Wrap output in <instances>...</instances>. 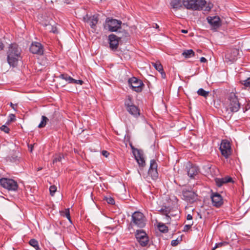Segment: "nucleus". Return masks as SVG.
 Instances as JSON below:
<instances>
[{
  "label": "nucleus",
  "mask_w": 250,
  "mask_h": 250,
  "mask_svg": "<svg viewBox=\"0 0 250 250\" xmlns=\"http://www.w3.org/2000/svg\"><path fill=\"white\" fill-rule=\"evenodd\" d=\"M44 27L45 28V30L49 32H52L53 33H57V29L56 26L52 25L50 23H46L43 24Z\"/></svg>",
  "instance_id": "obj_21"
},
{
  "label": "nucleus",
  "mask_w": 250,
  "mask_h": 250,
  "mask_svg": "<svg viewBox=\"0 0 250 250\" xmlns=\"http://www.w3.org/2000/svg\"><path fill=\"white\" fill-rule=\"evenodd\" d=\"M63 213H64V215H65L66 217V218L70 221H71V217H70V215L69 209V208L65 209L64 210V211H63Z\"/></svg>",
  "instance_id": "obj_35"
},
{
  "label": "nucleus",
  "mask_w": 250,
  "mask_h": 250,
  "mask_svg": "<svg viewBox=\"0 0 250 250\" xmlns=\"http://www.w3.org/2000/svg\"><path fill=\"white\" fill-rule=\"evenodd\" d=\"M42 121L40 124L38 125L39 128H42L45 126L47 121L48 120V118L44 116H42Z\"/></svg>",
  "instance_id": "obj_30"
},
{
  "label": "nucleus",
  "mask_w": 250,
  "mask_h": 250,
  "mask_svg": "<svg viewBox=\"0 0 250 250\" xmlns=\"http://www.w3.org/2000/svg\"><path fill=\"white\" fill-rule=\"evenodd\" d=\"M225 106L227 110L231 112H237L240 108V104L237 97L234 93H230L225 102Z\"/></svg>",
  "instance_id": "obj_2"
},
{
  "label": "nucleus",
  "mask_w": 250,
  "mask_h": 250,
  "mask_svg": "<svg viewBox=\"0 0 250 250\" xmlns=\"http://www.w3.org/2000/svg\"><path fill=\"white\" fill-rule=\"evenodd\" d=\"M30 51L33 54L42 55L43 54V48L41 43L38 42H33L30 47Z\"/></svg>",
  "instance_id": "obj_16"
},
{
  "label": "nucleus",
  "mask_w": 250,
  "mask_h": 250,
  "mask_svg": "<svg viewBox=\"0 0 250 250\" xmlns=\"http://www.w3.org/2000/svg\"><path fill=\"white\" fill-rule=\"evenodd\" d=\"M42 169V167H39L38 168V170L39 171V170H41Z\"/></svg>",
  "instance_id": "obj_55"
},
{
  "label": "nucleus",
  "mask_w": 250,
  "mask_h": 250,
  "mask_svg": "<svg viewBox=\"0 0 250 250\" xmlns=\"http://www.w3.org/2000/svg\"><path fill=\"white\" fill-rule=\"evenodd\" d=\"M152 65L159 72L163 71V67L159 62H152Z\"/></svg>",
  "instance_id": "obj_28"
},
{
  "label": "nucleus",
  "mask_w": 250,
  "mask_h": 250,
  "mask_svg": "<svg viewBox=\"0 0 250 250\" xmlns=\"http://www.w3.org/2000/svg\"><path fill=\"white\" fill-rule=\"evenodd\" d=\"M197 93L199 95L206 98L208 96L209 92L205 90L203 88H200L197 91Z\"/></svg>",
  "instance_id": "obj_27"
},
{
  "label": "nucleus",
  "mask_w": 250,
  "mask_h": 250,
  "mask_svg": "<svg viewBox=\"0 0 250 250\" xmlns=\"http://www.w3.org/2000/svg\"><path fill=\"white\" fill-rule=\"evenodd\" d=\"M59 78L62 80H64L69 83H72V82L74 81V79L66 73L61 74L59 76Z\"/></svg>",
  "instance_id": "obj_25"
},
{
  "label": "nucleus",
  "mask_w": 250,
  "mask_h": 250,
  "mask_svg": "<svg viewBox=\"0 0 250 250\" xmlns=\"http://www.w3.org/2000/svg\"><path fill=\"white\" fill-rule=\"evenodd\" d=\"M8 117H9V119H8V120L7 123L13 122L16 120V116L13 114H10L9 115Z\"/></svg>",
  "instance_id": "obj_36"
},
{
  "label": "nucleus",
  "mask_w": 250,
  "mask_h": 250,
  "mask_svg": "<svg viewBox=\"0 0 250 250\" xmlns=\"http://www.w3.org/2000/svg\"><path fill=\"white\" fill-rule=\"evenodd\" d=\"M221 154L225 158H228L231 154L230 144L227 140H223L221 142L220 148Z\"/></svg>",
  "instance_id": "obj_9"
},
{
  "label": "nucleus",
  "mask_w": 250,
  "mask_h": 250,
  "mask_svg": "<svg viewBox=\"0 0 250 250\" xmlns=\"http://www.w3.org/2000/svg\"><path fill=\"white\" fill-rule=\"evenodd\" d=\"M185 58H190L195 56V53L192 49L185 50L182 54Z\"/></svg>",
  "instance_id": "obj_23"
},
{
  "label": "nucleus",
  "mask_w": 250,
  "mask_h": 250,
  "mask_svg": "<svg viewBox=\"0 0 250 250\" xmlns=\"http://www.w3.org/2000/svg\"><path fill=\"white\" fill-rule=\"evenodd\" d=\"M162 214L166 215V218L167 220V221H169V220L170 219V216L168 215V213L170 212V209L168 207H164L161 208L160 210H159Z\"/></svg>",
  "instance_id": "obj_24"
},
{
  "label": "nucleus",
  "mask_w": 250,
  "mask_h": 250,
  "mask_svg": "<svg viewBox=\"0 0 250 250\" xmlns=\"http://www.w3.org/2000/svg\"><path fill=\"white\" fill-rule=\"evenodd\" d=\"M129 84L131 86L132 89L137 92H141L145 85L143 82L136 77H132L128 80Z\"/></svg>",
  "instance_id": "obj_8"
},
{
  "label": "nucleus",
  "mask_w": 250,
  "mask_h": 250,
  "mask_svg": "<svg viewBox=\"0 0 250 250\" xmlns=\"http://www.w3.org/2000/svg\"><path fill=\"white\" fill-rule=\"evenodd\" d=\"M133 153L139 166L141 167L145 166L146 163L143 151L138 149H136L134 151H133Z\"/></svg>",
  "instance_id": "obj_13"
},
{
  "label": "nucleus",
  "mask_w": 250,
  "mask_h": 250,
  "mask_svg": "<svg viewBox=\"0 0 250 250\" xmlns=\"http://www.w3.org/2000/svg\"><path fill=\"white\" fill-rule=\"evenodd\" d=\"M247 106L249 107V108H250V105H249V104H248Z\"/></svg>",
  "instance_id": "obj_56"
},
{
  "label": "nucleus",
  "mask_w": 250,
  "mask_h": 250,
  "mask_svg": "<svg viewBox=\"0 0 250 250\" xmlns=\"http://www.w3.org/2000/svg\"><path fill=\"white\" fill-rule=\"evenodd\" d=\"M244 250H250V249H245Z\"/></svg>",
  "instance_id": "obj_58"
},
{
  "label": "nucleus",
  "mask_w": 250,
  "mask_h": 250,
  "mask_svg": "<svg viewBox=\"0 0 250 250\" xmlns=\"http://www.w3.org/2000/svg\"><path fill=\"white\" fill-rule=\"evenodd\" d=\"M159 230L163 233L167 232L168 231L167 227L163 224L159 223L158 225Z\"/></svg>",
  "instance_id": "obj_31"
},
{
  "label": "nucleus",
  "mask_w": 250,
  "mask_h": 250,
  "mask_svg": "<svg viewBox=\"0 0 250 250\" xmlns=\"http://www.w3.org/2000/svg\"><path fill=\"white\" fill-rule=\"evenodd\" d=\"M182 3L188 9L200 10L203 9L206 1L205 0H183Z\"/></svg>",
  "instance_id": "obj_3"
},
{
  "label": "nucleus",
  "mask_w": 250,
  "mask_h": 250,
  "mask_svg": "<svg viewBox=\"0 0 250 250\" xmlns=\"http://www.w3.org/2000/svg\"><path fill=\"white\" fill-rule=\"evenodd\" d=\"M215 182L217 186L219 187H221L224 184H225L224 178L221 179L217 178L215 179Z\"/></svg>",
  "instance_id": "obj_32"
},
{
  "label": "nucleus",
  "mask_w": 250,
  "mask_h": 250,
  "mask_svg": "<svg viewBox=\"0 0 250 250\" xmlns=\"http://www.w3.org/2000/svg\"><path fill=\"white\" fill-rule=\"evenodd\" d=\"M57 190V187L55 186H51L49 188L50 194L53 196Z\"/></svg>",
  "instance_id": "obj_38"
},
{
  "label": "nucleus",
  "mask_w": 250,
  "mask_h": 250,
  "mask_svg": "<svg viewBox=\"0 0 250 250\" xmlns=\"http://www.w3.org/2000/svg\"><path fill=\"white\" fill-rule=\"evenodd\" d=\"M238 52V50L236 49H233L231 50L230 52H228L225 55L226 60L230 62H233L236 61L239 53Z\"/></svg>",
  "instance_id": "obj_17"
},
{
  "label": "nucleus",
  "mask_w": 250,
  "mask_h": 250,
  "mask_svg": "<svg viewBox=\"0 0 250 250\" xmlns=\"http://www.w3.org/2000/svg\"><path fill=\"white\" fill-rule=\"evenodd\" d=\"M207 61V59L204 57H201L200 58V62H206Z\"/></svg>",
  "instance_id": "obj_47"
},
{
  "label": "nucleus",
  "mask_w": 250,
  "mask_h": 250,
  "mask_svg": "<svg viewBox=\"0 0 250 250\" xmlns=\"http://www.w3.org/2000/svg\"><path fill=\"white\" fill-rule=\"evenodd\" d=\"M125 106L127 111L135 118H138L140 115L138 107L134 105L132 98L128 96L125 101Z\"/></svg>",
  "instance_id": "obj_4"
},
{
  "label": "nucleus",
  "mask_w": 250,
  "mask_h": 250,
  "mask_svg": "<svg viewBox=\"0 0 250 250\" xmlns=\"http://www.w3.org/2000/svg\"><path fill=\"white\" fill-rule=\"evenodd\" d=\"M241 83L245 86L250 87V77L245 81H242Z\"/></svg>",
  "instance_id": "obj_34"
},
{
  "label": "nucleus",
  "mask_w": 250,
  "mask_h": 250,
  "mask_svg": "<svg viewBox=\"0 0 250 250\" xmlns=\"http://www.w3.org/2000/svg\"><path fill=\"white\" fill-rule=\"evenodd\" d=\"M130 146L132 148V149H133V151H134V150L136 149V148H134V147L131 144H130Z\"/></svg>",
  "instance_id": "obj_54"
},
{
  "label": "nucleus",
  "mask_w": 250,
  "mask_h": 250,
  "mask_svg": "<svg viewBox=\"0 0 250 250\" xmlns=\"http://www.w3.org/2000/svg\"><path fill=\"white\" fill-rule=\"evenodd\" d=\"M63 158V156L62 154H59L58 155H56L54 156V158L53 160V164H55L57 162H60L62 161V159Z\"/></svg>",
  "instance_id": "obj_29"
},
{
  "label": "nucleus",
  "mask_w": 250,
  "mask_h": 250,
  "mask_svg": "<svg viewBox=\"0 0 250 250\" xmlns=\"http://www.w3.org/2000/svg\"><path fill=\"white\" fill-rule=\"evenodd\" d=\"M212 205L214 207L218 208L223 204V200L222 196L217 192H212L210 195Z\"/></svg>",
  "instance_id": "obj_15"
},
{
  "label": "nucleus",
  "mask_w": 250,
  "mask_h": 250,
  "mask_svg": "<svg viewBox=\"0 0 250 250\" xmlns=\"http://www.w3.org/2000/svg\"><path fill=\"white\" fill-rule=\"evenodd\" d=\"M108 40L110 48L113 51L116 50L119 46V42L120 38L112 34L109 35Z\"/></svg>",
  "instance_id": "obj_14"
},
{
  "label": "nucleus",
  "mask_w": 250,
  "mask_h": 250,
  "mask_svg": "<svg viewBox=\"0 0 250 250\" xmlns=\"http://www.w3.org/2000/svg\"><path fill=\"white\" fill-rule=\"evenodd\" d=\"M183 199L189 203H193L197 199V194L192 190L184 188L182 190Z\"/></svg>",
  "instance_id": "obj_10"
},
{
  "label": "nucleus",
  "mask_w": 250,
  "mask_h": 250,
  "mask_svg": "<svg viewBox=\"0 0 250 250\" xmlns=\"http://www.w3.org/2000/svg\"><path fill=\"white\" fill-rule=\"evenodd\" d=\"M32 149H33V148L32 147L31 148V149H30V151L32 152Z\"/></svg>",
  "instance_id": "obj_57"
},
{
  "label": "nucleus",
  "mask_w": 250,
  "mask_h": 250,
  "mask_svg": "<svg viewBox=\"0 0 250 250\" xmlns=\"http://www.w3.org/2000/svg\"><path fill=\"white\" fill-rule=\"evenodd\" d=\"M154 28H155L156 29H159V26L157 23H154V25L153 26Z\"/></svg>",
  "instance_id": "obj_51"
},
{
  "label": "nucleus",
  "mask_w": 250,
  "mask_h": 250,
  "mask_svg": "<svg viewBox=\"0 0 250 250\" xmlns=\"http://www.w3.org/2000/svg\"><path fill=\"white\" fill-rule=\"evenodd\" d=\"M4 48L3 43L0 41V51L3 50Z\"/></svg>",
  "instance_id": "obj_46"
},
{
  "label": "nucleus",
  "mask_w": 250,
  "mask_h": 250,
  "mask_svg": "<svg viewBox=\"0 0 250 250\" xmlns=\"http://www.w3.org/2000/svg\"><path fill=\"white\" fill-rule=\"evenodd\" d=\"M102 153L103 155L105 157H107L109 154V153L106 150H103Z\"/></svg>",
  "instance_id": "obj_44"
},
{
  "label": "nucleus",
  "mask_w": 250,
  "mask_h": 250,
  "mask_svg": "<svg viewBox=\"0 0 250 250\" xmlns=\"http://www.w3.org/2000/svg\"><path fill=\"white\" fill-rule=\"evenodd\" d=\"M208 21L212 29H216L221 26L220 19L219 17L214 16L208 18Z\"/></svg>",
  "instance_id": "obj_18"
},
{
  "label": "nucleus",
  "mask_w": 250,
  "mask_h": 250,
  "mask_svg": "<svg viewBox=\"0 0 250 250\" xmlns=\"http://www.w3.org/2000/svg\"><path fill=\"white\" fill-rule=\"evenodd\" d=\"M135 237L142 247H146L149 242L146 233L143 230H137L135 233Z\"/></svg>",
  "instance_id": "obj_11"
},
{
  "label": "nucleus",
  "mask_w": 250,
  "mask_h": 250,
  "mask_svg": "<svg viewBox=\"0 0 250 250\" xmlns=\"http://www.w3.org/2000/svg\"><path fill=\"white\" fill-rule=\"evenodd\" d=\"M228 244V243L227 242H220V243H216L215 244V247L212 249V250H214L215 249H216L217 248L222 247L223 246H226Z\"/></svg>",
  "instance_id": "obj_33"
},
{
  "label": "nucleus",
  "mask_w": 250,
  "mask_h": 250,
  "mask_svg": "<svg viewBox=\"0 0 250 250\" xmlns=\"http://www.w3.org/2000/svg\"><path fill=\"white\" fill-rule=\"evenodd\" d=\"M148 176L152 179L156 180L158 177L157 171V164L154 160L150 161V167L148 171Z\"/></svg>",
  "instance_id": "obj_12"
},
{
  "label": "nucleus",
  "mask_w": 250,
  "mask_h": 250,
  "mask_svg": "<svg viewBox=\"0 0 250 250\" xmlns=\"http://www.w3.org/2000/svg\"><path fill=\"white\" fill-rule=\"evenodd\" d=\"M131 225L143 228L146 225L145 219L144 214L140 211L134 212L131 216Z\"/></svg>",
  "instance_id": "obj_5"
},
{
  "label": "nucleus",
  "mask_w": 250,
  "mask_h": 250,
  "mask_svg": "<svg viewBox=\"0 0 250 250\" xmlns=\"http://www.w3.org/2000/svg\"><path fill=\"white\" fill-rule=\"evenodd\" d=\"M187 168L188 174L190 177H193L199 171L198 167L195 166H190L189 167H187Z\"/></svg>",
  "instance_id": "obj_20"
},
{
  "label": "nucleus",
  "mask_w": 250,
  "mask_h": 250,
  "mask_svg": "<svg viewBox=\"0 0 250 250\" xmlns=\"http://www.w3.org/2000/svg\"><path fill=\"white\" fill-rule=\"evenodd\" d=\"M10 105L14 110L17 111L15 107L17 106V104H14L13 103H10Z\"/></svg>",
  "instance_id": "obj_45"
},
{
  "label": "nucleus",
  "mask_w": 250,
  "mask_h": 250,
  "mask_svg": "<svg viewBox=\"0 0 250 250\" xmlns=\"http://www.w3.org/2000/svg\"><path fill=\"white\" fill-rule=\"evenodd\" d=\"M21 50L16 43L11 44L7 52V62L9 65L13 67L17 65L18 61L21 59Z\"/></svg>",
  "instance_id": "obj_1"
},
{
  "label": "nucleus",
  "mask_w": 250,
  "mask_h": 250,
  "mask_svg": "<svg viewBox=\"0 0 250 250\" xmlns=\"http://www.w3.org/2000/svg\"><path fill=\"white\" fill-rule=\"evenodd\" d=\"M193 225V222L191 224L186 225L184 227V231H187Z\"/></svg>",
  "instance_id": "obj_41"
},
{
  "label": "nucleus",
  "mask_w": 250,
  "mask_h": 250,
  "mask_svg": "<svg viewBox=\"0 0 250 250\" xmlns=\"http://www.w3.org/2000/svg\"><path fill=\"white\" fill-rule=\"evenodd\" d=\"M179 243V240L178 239L173 240L171 241V244L172 246H176Z\"/></svg>",
  "instance_id": "obj_42"
},
{
  "label": "nucleus",
  "mask_w": 250,
  "mask_h": 250,
  "mask_svg": "<svg viewBox=\"0 0 250 250\" xmlns=\"http://www.w3.org/2000/svg\"><path fill=\"white\" fill-rule=\"evenodd\" d=\"M212 8V6H209L208 5L206 8V9H205V10H207V11H209L211 9V8Z\"/></svg>",
  "instance_id": "obj_50"
},
{
  "label": "nucleus",
  "mask_w": 250,
  "mask_h": 250,
  "mask_svg": "<svg viewBox=\"0 0 250 250\" xmlns=\"http://www.w3.org/2000/svg\"><path fill=\"white\" fill-rule=\"evenodd\" d=\"M106 26L110 32H116L121 28L122 21L116 19L107 18L105 20Z\"/></svg>",
  "instance_id": "obj_7"
},
{
  "label": "nucleus",
  "mask_w": 250,
  "mask_h": 250,
  "mask_svg": "<svg viewBox=\"0 0 250 250\" xmlns=\"http://www.w3.org/2000/svg\"><path fill=\"white\" fill-rule=\"evenodd\" d=\"M183 0H172L170 2V5L173 8L178 9L182 7Z\"/></svg>",
  "instance_id": "obj_22"
},
{
  "label": "nucleus",
  "mask_w": 250,
  "mask_h": 250,
  "mask_svg": "<svg viewBox=\"0 0 250 250\" xmlns=\"http://www.w3.org/2000/svg\"><path fill=\"white\" fill-rule=\"evenodd\" d=\"M0 184L8 190L15 191L18 188L17 182L11 179L2 178L0 179Z\"/></svg>",
  "instance_id": "obj_6"
},
{
  "label": "nucleus",
  "mask_w": 250,
  "mask_h": 250,
  "mask_svg": "<svg viewBox=\"0 0 250 250\" xmlns=\"http://www.w3.org/2000/svg\"><path fill=\"white\" fill-rule=\"evenodd\" d=\"M83 82L82 80H75L74 79V81L72 82V83H77L79 84H83Z\"/></svg>",
  "instance_id": "obj_43"
},
{
  "label": "nucleus",
  "mask_w": 250,
  "mask_h": 250,
  "mask_svg": "<svg viewBox=\"0 0 250 250\" xmlns=\"http://www.w3.org/2000/svg\"><path fill=\"white\" fill-rule=\"evenodd\" d=\"M162 75V77L163 78H165L166 77V73L164 71V69H163V71L162 72H159Z\"/></svg>",
  "instance_id": "obj_49"
},
{
  "label": "nucleus",
  "mask_w": 250,
  "mask_h": 250,
  "mask_svg": "<svg viewBox=\"0 0 250 250\" xmlns=\"http://www.w3.org/2000/svg\"><path fill=\"white\" fill-rule=\"evenodd\" d=\"M130 146L132 148V149H133V151H134V150L136 149V148H134V147L131 144H130Z\"/></svg>",
  "instance_id": "obj_53"
},
{
  "label": "nucleus",
  "mask_w": 250,
  "mask_h": 250,
  "mask_svg": "<svg viewBox=\"0 0 250 250\" xmlns=\"http://www.w3.org/2000/svg\"><path fill=\"white\" fill-rule=\"evenodd\" d=\"M29 244L33 247L36 250H40L39 243L37 240L34 239H32L29 241Z\"/></svg>",
  "instance_id": "obj_26"
},
{
  "label": "nucleus",
  "mask_w": 250,
  "mask_h": 250,
  "mask_svg": "<svg viewBox=\"0 0 250 250\" xmlns=\"http://www.w3.org/2000/svg\"><path fill=\"white\" fill-rule=\"evenodd\" d=\"M105 200L107 202V203L109 204L113 205L115 204V201L114 199L111 197H105Z\"/></svg>",
  "instance_id": "obj_37"
},
{
  "label": "nucleus",
  "mask_w": 250,
  "mask_h": 250,
  "mask_svg": "<svg viewBox=\"0 0 250 250\" xmlns=\"http://www.w3.org/2000/svg\"><path fill=\"white\" fill-rule=\"evenodd\" d=\"M224 180L225 184L233 182L232 179L229 176H226V177H224Z\"/></svg>",
  "instance_id": "obj_40"
},
{
  "label": "nucleus",
  "mask_w": 250,
  "mask_h": 250,
  "mask_svg": "<svg viewBox=\"0 0 250 250\" xmlns=\"http://www.w3.org/2000/svg\"><path fill=\"white\" fill-rule=\"evenodd\" d=\"M84 19L86 22L89 23L90 27L93 29L95 28L99 20L98 16L96 15L89 17L86 15V18H84Z\"/></svg>",
  "instance_id": "obj_19"
},
{
  "label": "nucleus",
  "mask_w": 250,
  "mask_h": 250,
  "mask_svg": "<svg viewBox=\"0 0 250 250\" xmlns=\"http://www.w3.org/2000/svg\"><path fill=\"white\" fill-rule=\"evenodd\" d=\"M192 215L189 214H188V215L187 216V219L188 220H192Z\"/></svg>",
  "instance_id": "obj_48"
},
{
  "label": "nucleus",
  "mask_w": 250,
  "mask_h": 250,
  "mask_svg": "<svg viewBox=\"0 0 250 250\" xmlns=\"http://www.w3.org/2000/svg\"><path fill=\"white\" fill-rule=\"evenodd\" d=\"M0 129L1 131H4V132H5L6 133H9V130H10L9 128L7 126H6L5 125H2L0 127Z\"/></svg>",
  "instance_id": "obj_39"
},
{
  "label": "nucleus",
  "mask_w": 250,
  "mask_h": 250,
  "mask_svg": "<svg viewBox=\"0 0 250 250\" xmlns=\"http://www.w3.org/2000/svg\"><path fill=\"white\" fill-rule=\"evenodd\" d=\"M181 32L182 33H188V30L183 29V30H181Z\"/></svg>",
  "instance_id": "obj_52"
}]
</instances>
